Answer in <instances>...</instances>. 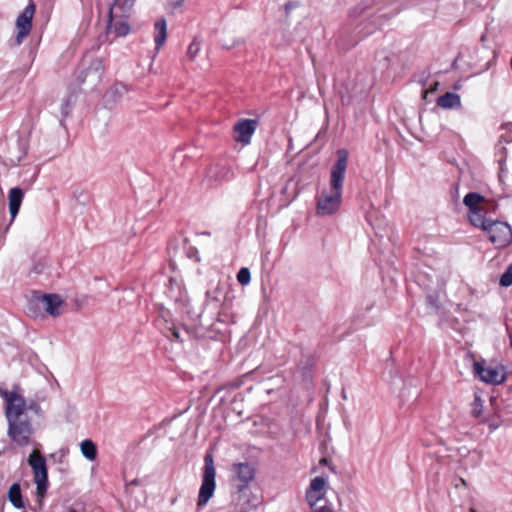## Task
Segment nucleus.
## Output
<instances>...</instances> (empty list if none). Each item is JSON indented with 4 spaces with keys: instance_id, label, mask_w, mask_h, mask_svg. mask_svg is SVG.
<instances>
[{
    "instance_id": "20e7f679",
    "label": "nucleus",
    "mask_w": 512,
    "mask_h": 512,
    "mask_svg": "<svg viewBox=\"0 0 512 512\" xmlns=\"http://www.w3.org/2000/svg\"><path fill=\"white\" fill-rule=\"evenodd\" d=\"M216 489V468L214 457L211 452H207L204 456V468L202 474V482L197 498V507L205 506L213 497Z\"/></svg>"
},
{
    "instance_id": "2eb2a0df",
    "label": "nucleus",
    "mask_w": 512,
    "mask_h": 512,
    "mask_svg": "<svg viewBox=\"0 0 512 512\" xmlns=\"http://www.w3.org/2000/svg\"><path fill=\"white\" fill-rule=\"evenodd\" d=\"M23 197L24 193L19 187H14L9 191V211L12 219L18 214Z\"/></svg>"
},
{
    "instance_id": "a211bd4d",
    "label": "nucleus",
    "mask_w": 512,
    "mask_h": 512,
    "mask_svg": "<svg viewBox=\"0 0 512 512\" xmlns=\"http://www.w3.org/2000/svg\"><path fill=\"white\" fill-rule=\"evenodd\" d=\"M483 202L484 197L477 192H470L463 199V203L469 209V212L483 210L481 206Z\"/></svg>"
},
{
    "instance_id": "c756f323",
    "label": "nucleus",
    "mask_w": 512,
    "mask_h": 512,
    "mask_svg": "<svg viewBox=\"0 0 512 512\" xmlns=\"http://www.w3.org/2000/svg\"><path fill=\"white\" fill-rule=\"evenodd\" d=\"M185 0H168L167 6L168 8L175 10L180 8L184 4Z\"/></svg>"
},
{
    "instance_id": "9d476101",
    "label": "nucleus",
    "mask_w": 512,
    "mask_h": 512,
    "mask_svg": "<svg viewBox=\"0 0 512 512\" xmlns=\"http://www.w3.org/2000/svg\"><path fill=\"white\" fill-rule=\"evenodd\" d=\"M474 373L479 379L488 384H500L506 379L503 366H485L484 363L475 361L473 363Z\"/></svg>"
},
{
    "instance_id": "f3484780",
    "label": "nucleus",
    "mask_w": 512,
    "mask_h": 512,
    "mask_svg": "<svg viewBox=\"0 0 512 512\" xmlns=\"http://www.w3.org/2000/svg\"><path fill=\"white\" fill-rule=\"evenodd\" d=\"M437 105L445 109L460 107V96L453 92H446L437 99Z\"/></svg>"
},
{
    "instance_id": "f8f14e48",
    "label": "nucleus",
    "mask_w": 512,
    "mask_h": 512,
    "mask_svg": "<svg viewBox=\"0 0 512 512\" xmlns=\"http://www.w3.org/2000/svg\"><path fill=\"white\" fill-rule=\"evenodd\" d=\"M326 484L327 480L323 476H317L311 480L306 490V501L311 509L318 507L317 504L324 498Z\"/></svg>"
},
{
    "instance_id": "1a4fd4ad",
    "label": "nucleus",
    "mask_w": 512,
    "mask_h": 512,
    "mask_svg": "<svg viewBox=\"0 0 512 512\" xmlns=\"http://www.w3.org/2000/svg\"><path fill=\"white\" fill-rule=\"evenodd\" d=\"M117 10H123V5H117V0L109 8L107 33H113L115 37L126 36L130 32L128 21L117 14Z\"/></svg>"
},
{
    "instance_id": "f257e3e1",
    "label": "nucleus",
    "mask_w": 512,
    "mask_h": 512,
    "mask_svg": "<svg viewBox=\"0 0 512 512\" xmlns=\"http://www.w3.org/2000/svg\"><path fill=\"white\" fill-rule=\"evenodd\" d=\"M0 395L4 398L5 416L8 422L7 434L12 442L18 446L25 447L31 442V436L34 428L28 417V411L35 414H41V407L35 400L28 403L19 393V387H14L11 391L1 390Z\"/></svg>"
},
{
    "instance_id": "ddd939ff",
    "label": "nucleus",
    "mask_w": 512,
    "mask_h": 512,
    "mask_svg": "<svg viewBox=\"0 0 512 512\" xmlns=\"http://www.w3.org/2000/svg\"><path fill=\"white\" fill-rule=\"evenodd\" d=\"M256 128V120L246 119L241 120L234 126V140L243 145L250 143L251 137Z\"/></svg>"
},
{
    "instance_id": "f03ea898",
    "label": "nucleus",
    "mask_w": 512,
    "mask_h": 512,
    "mask_svg": "<svg viewBox=\"0 0 512 512\" xmlns=\"http://www.w3.org/2000/svg\"><path fill=\"white\" fill-rule=\"evenodd\" d=\"M336 155L337 160L331 169L330 192L323 191L317 201L318 215L333 214L338 210L341 203L349 153L346 149H339Z\"/></svg>"
},
{
    "instance_id": "e433bc0d",
    "label": "nucleus",
    "mask_w": 512,
    "mask_h": 512,
    "mask_svg": "<svg viewBox=\"0 0 512 512\" xmlns=\"http://www.w3.org/2000/svg\"><path fill=\"white\" fill-rule=\"evenodd\" d=\"M135 0H126L124 3H122L121 5H123V7L128 3L130 2L131 5L134 3Z\"/></svg>"
},
{
    "instance_id": "0eeeda50",
    "label": "nucleus",
    "mask_w": 512,
    "mask_h": 512,
    "mask_svg": "<svg viewBox=\"0 0 512 512\" xmlns=\"http://www.w3.org/2000/svg\"><path fill=\"white\" fill-rule=\"evenodd\" d=\"M231 482L239 493H245L249 484L254 480L255 467L249 462H236L230 467Z\"/></svg>"
},
{
    "instance_id": "5701e85b",
    "label": "nucleus",
    "mask_w": 512,
    "mask_h": 512,
    "mask_svg": "<svg viewBox=\"0 0 512 512\" xmlns=\"http://www.w3.org/2000/svg\"><path fill=\"white\" fill-rule=\"evenodd\" d=\"M201 49V43L198 40V38H194V40L190 43L188 50H187V57L189 60L193 61L196 56L198 55L199 51Z\"/></svg>"
},
{
    "instance_id": "58836bf2",
    "label": "nucleus",
    "mask_w": 512,
    "mask_h": 512,
    "mask_svg": "<svg viewBox=\"0 0 512 512\" xmlns=\"http://www.w3.org/2000/svg\"><path fill=\"white\" fill-rule=\"evenodd\" d=\"M470 512H477L475 508H470Z\"/></svg>"
},
{
    "instance_id": "cd10ccee",
    "label": "nucleus",
    "mask_w": 512,
    "mask_h": 512,
    "mask_svg": "<svg viewBox=\"0 0 512 512\" xmlns=\"http://www.w3.org/2000/svg\"><path fill=\"white\" fill-rule=\"evenodd\" d=\"M45 263L44 262H37L33 265L32 269L30 270V274H41L44 271Z\"/></svg>"
},
{
    "instance_id": "412c9836",
    "label": "nucleus",
    "mask_w": 512,
    "mask_h": 512,
    "mask_svg": "<svg viewBox=\"0 0 512 512\" xmlns=\"http://www.w3.org/2000/svg\"><path fill=\"white\" fill-rule=\"evenodd\" d=\"M81 452L85 458L88 460H95L97 456V448L92 440L86 439L81 442L80 445Z\"/></svg>"
},
{
    "instance_id": "9b49d317",
    "label": "nucleus",
    "mask_w": 512,
    "mask_h": 512,
    "mask_svg": "<svg viewBox=\"0 0 512 512\" xmlns=\"http://www.w3.org/2000/svg\"><path fill=\"white\" fill-rule=\"evenodd\" d=\"M35 4L29 3L23 12L16 19L17 35L15 38L16 44L20 45L24 39L29 35L32 28V19L35 13Z\"/></svg>"
},
{
    "instance_id": "393cba45",
    "label": "nucleus",
    "mask_w": 512,
    "mask_h": 512,
    "mask_svg": "<svg viewBox=\"0 0 512 512\" xmlns=\"http://www.w3.org/2000/svg\"><path fill=\"white\" fill-rule=\"evenodd\" d=\"M237 280L241 285H247L251 280L250 270L242 267L237 274Z\"/></svg>"
},
{
    "instance_id": "423d86ee",
    "label": "nucleus",
    "mask_w": 512,
    "mask_h": 512,
    "mask_svg": "<svg viewBox=\"0 0 512 512\" xmlns=\"http://www.w3.org/2000/svg\"><path fill=\"white\" fill-rule=\"evenodd\" d=\"M28 464L30 465L34 474L36 495L38 502L41 505L48 489V471L46 459L37 450H34L28 457Z\"/></svg>"
},
{
    "instance_id": "6e6552de",
    "label": "nucleus",
    "mask_w": 512,
    "mask_h": 512,
    "mask_svg": "<svg viewBox=\"0 0 512 512\" xmlns=\"http://www.w3.org/2000/svg\"><path fill=\"white\" fill-rule=\"evenodd\" d=\"M485 231L496 248H504L512 241V229L506 222L492 220Z\"/></svg>"
},
{
    "instance_id": "bb28decb",
    "label": "nucleus",
    "mask_w": 512,
    "mask_h": 512,
    "mask_svg": "<svg viewBox=\"0 0 512 512\" xmlns=\"http://www.w3.org/2000/svg\"><path fill=\"white\" fill-rule=\"evenodd\" d=\"M299 5L300 4H299L298 1H289V2H287L285 4V6H284L286 18L289 17L291 10L299 7Z\"/></svg>"
},
{
    "instance_id": "f704fd0d",
    "label": "nucleus",
    "mask_w": 512,
    "mask_h": 512,
    "mask_svg": "<svg viewBox=\"0 0 512 512\" xmlns=\"http://www.w3.org/2000/svg\"><path fill=\"white\" fill-rule=\"evenodd\" d=\"M427 300H428V302H429L431 305H433L435 308H438V305H437V303H436V300H434L433 296L429 295V296L427 297Z\"/></svg>"
},
{
    "instance_id": "2f4dec72",
    "label": "nucleus",
    "mask_w": 512,
    "mask_h": 512,
    "mask_svg": "<svg viewBox=\"0 0 512 512\" xmlns=\"http://www.w3.org/2000/svg\"><path fill=\"white\" fill-rule=\"evenodd\" d=\"M168 329L171 332V336L173 337V339L178 340V341H182V338H181V335H180V331H179V329L176 326H171Z\"/></svg>"
},
{
    "instance_id": "b1692460",
    "label": "nucleus",
    "mask_w": 512,
    "mask_h": 512,
    "mask_svg": "<svg viewBox=\"0 0 512 512\" xmlns=\"http://www.w3.org/2000/svg\"><path fill=\"white\" fill-rule=\"evenodd\" d=\"M499 284L502 287H509L512 285V263L506 268L505 272L501 275Z\"/></svg>"
},
{
    "instance_id": "aec40b11",
    "label": "nucleus",
    "mask_w": 512,
    "mask_h": 512,
    "mask_svg": "<svg viewBox=\"0 0 512 512\" xmlns=\"http://www.w3.org/2000/svg\"><path fill=\"white\" fill-rule=\"evenodd\" d=\"M482 211L483 210L469 212V220L473 226L479 227L485 231L487 229L488 224H490L492 220L486 219L481 214Z\"/></svg>"
},
{
    "instance_id": "4be33fe9",
    "label": "nucleus",
    "mask_w": 512,
    "mask_h": 512,
    "mask_svg": "<svg viewBox=\"0 0 512 512\" xmlns=\"http://www.w3.org/2000/svg\"><path fill=\"white\" fill-rule=\"evenodd\" d=\"M501 134L499 135L498 145L509 144L512 142V123H506L501 126Z\"/></svg>"
},
{
    "instance_id": "a878e982",
    "label": "nucleus",
    "mask_w": 512,
    "mask_h": 512,
    "mask_svg": "<svg viewBox=\"0 0 512 512\" xmlns=\"http://www.w3.org/2000/svg\"><path fill=\"white\" fill-rule=\"evenodd\" d=\"M482 400L479 396H475L474 402H473V409L472 414L474 417H479L482 413Z\"/></svg>"
},
{
    "instance_id": "7ed1b4c3",
    "label": "nucleus",
    "mask_w": 512,
    "mask_h": 512,
    "mask_svg": "<svg viewBox=\"0 0 512 512\" xmlns=\"http://www.w3.org/2000/svg\"><path fill=\"white\" fill-rule=\"evenodd\" d=\"M104 64L102 58H90L89 54L83 57L81 68L77 72L76 82L79 86L85 85L94 89L102 80Z\"/></svg>"
},
{
    "instance_id": "c85d7f7f",
    "label": "nucleus",
    "mask_w": 512,
    "mask_h": 512,
    "mask_svg": "<svg viewBox=\"0 0 512 512\" xmlns=\"http://www.w3.org/2000/svg\"><path fill=\"white\" fill-rule=\"evenodd\" d=\"M61 113L63 117H67L70 114V97H68L62 104Z\"/></svg>"
},
{
    "instance_id": "72a5a7b5",
    "label": "nucleus",
    "mask_w": 512,
    "mask_h": 512,
    "mask_svg": "<svg viewBox=\"0 0 512 512\" xmlns=\"http://www.w3.org/2000/svg\"><path fill=\"white\" fill-rule=\"evenodd\" d=\"M235 45H236L235 41H232V42L225 41V40L222 41V46L226 49H230V48L234 47Z\"/></svg>"
},
{
    "instance_id": "473e14b6",
    "label": "nucleus",
    "mask_w": 512,
    "mask_h": 512,
    "mask_svg": "<svg viewBox=\"0 0 512 512\" xmlns=\"http://www.w3.org/2000/svg\"><path fill=\"white\" fill-rule=\"evenodd\" d=\"M319 464L320 465H327L329 466L330 470L334 473H336V470H335V467L332 466V465H329V460L327 458H322L320 461H319Z\"/></svg>"
},
{
    "instance_id": "7c9ffc66",
    "label": "nucleus",
    "mask_w": 512,
    "mask_h": 512,
    "mask_svg": "<svg viewBox=\"0 0 512 512\" xmlns=\"http://www.w3.org/2000/svg\"><path fill=\"white\" fill-rule=\"evenodd\" d=\"M313 512H334L331 504L320 505L319 507L313 508Z\"/></svg>"
},
{
    "instance_id": "dca6fc26",
    "label": "nucleus",
    "mask_w": 512,
    "mask_h": 512,
    "mask_svg": "<svg viewBox=\"0 0 512 512\" xmlns=\"http://www.w3.org/2000/svg\"><path fill=\"white\" fill-rule=\"evenodd\" d=\"M155 29V35H154V42H155V49L159 51L162 46L164 45L166 38H167V22L165 18H161L157 20L154 24Z\"/></svg>"
},
{
    "instance_id": "ea45409f",
    "label": "nucleus",
    "mask_w": 512,
    "mask_h": 512,
    "mask_svg": "<svg viewBox=\"0 0 512 512\" xmlns=\"http://www.w3.org/2000/svg\"><path fill=\"white\" fill-rule=\"evenodd\" d=\"M71 512H77V511H75V510H72Z\"/></svg>"
},
{
    "instance_id": "39448f33",
    "label": "nucleus",
    "mask_w": 512,
    "mask_h": 512,
    "mask_svg": "<svg viewBox=\"0 0 512 512\" xmlns=\"http://www.w3.org/2000/svg\"><path fill=\"white\" fill-rule=\"evenodd\" d=\"M63 304V300L57 294L36 295L29 300L27 312L34 317L39 316L42 311L53 317H57L61 314L60 308Z\"/></svg>"
},
{
    "instance_id": "4468645a",
    "label": "nucleus",
    "mask_w": 512,
    "mask_h": 512,
    "mask_svg": "<svg viewBox=\"0 0 512 512\" xmlns=\"http://www.w3.org/2000/svg\"><path fill=\"white\" fill-rule=\"evenodd\" d=\"M230 169L225 165L215 164L208 168L206 178L210 184L221 183L230 176Z\"/></svg>"
},
{
    "instance_id": "4c0bfd02",
    "label": "nucleus",
    "mask_w": 512,
    "mask_h": 512,
    "mask_svg": "<svg viewBox=\"0 0 512 512\" xmlns=\"http://www.w3.org/2000/svg\"><path fill=\"white\" fill-rule=\"evenodd\" d=\"M460 480H461V484L466 485V481L463 478H461Z\"/></svg>"
},
{
    "instance_id": "6ab92c4d",
    "label": "nucleus",
    "mask_w": 512,
    "mask_h": 512,
    "mask_svg": "<svg viewBox=\"0 0 512 512\" xmlns=\"http://www.w3.org/2000/svg\"><path fill=\"white\" fill-rule=\"evenodd\" d=\"M8 499L11 504L17 509H23L25 507L21 487L18 483H13L8 490Z\"/></svg>"
},
{
    "instance_id": "c9c22d12",
    "label": "nucleus",
    "mask_w": 512,
    "mask_h": 512,
    "mask_svg": "<svg viewBox=\"0 0 512 512\" xmlns=\"http://www.w3.org/2000/svg\"><path fill=\"white\" fill-rule=\"evenodd\" d=\"M139 484H140V481L138 479H134L131 482H129L128 484H126V486H129V485L138 486Z\"/></svg>"
}]
</instances>
